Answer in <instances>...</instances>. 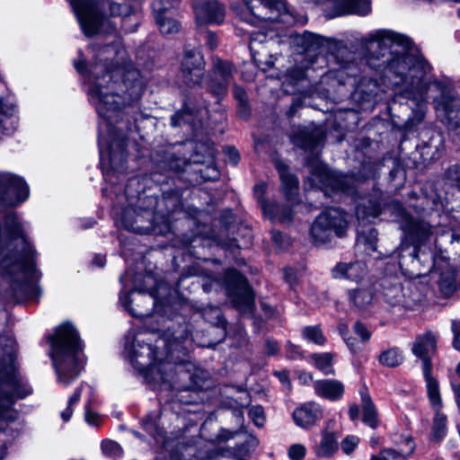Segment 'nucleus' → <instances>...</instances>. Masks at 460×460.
<instances>
[{
    "label": "nucleus",
    "mask_w": 460,
    "mask_h": 460,
    "mask_svg": "<svg viewBox=\"0 0 460 460\" xmlns=\"http://www.w3.org/2000/svg\"><path fill=\"white\" fill-rule=\"evenodd\" d=\"M190 334L192 332L188 323L180 324L173 331L168 328L164 335L157 339V342L166 350V358H172V352L181 349V344L186 341Z\"/></svg>",
    "instance_id": "nucleus-21"
},
{
    "label": "nucleus",
    "mask_w": 460,
    "mask_h": 460,
    "mask_svg": "<svg viewBox=\"0 0 460 460\" xmlns=\"http://www.w3.org/2000/svg\"><path fill=\"white\" fill-rule=\"evenodd\" d=\"M377 241L378 233L373 227L358 233V242L362 243L371 252H377Z\"/></svg>",
    "instance_id": "nucleus-44"
},
{
    "label": "nucleus",
    "mask_w": 460,
    "mask_h": 460,
    "mask_svg": "<svg viewBox=\"0 0 460 460\" xmlns=\"http://www.w3.org/2000/svg\"><path fill=\"white\" fill-rule=\"evenodd\" d=\"M139 204L136 208H126L121 215V224L127 230L139 234H149L150 232L165 233L169 230V220L162 217V225L157 222L158 216L153 211L156 204L155 198L144 197L138 199Z\"/></svg>",
    "instance_id": "nucleus-9"
},
{
    "label": "nucleus",
    "mask_w": 460,
    "mask_h": 460,
    "mask_svg": "<svg viewBox=\"0 0 460 460\" xmlns=\"http://www.w3.org/2000/svg\"><path fill=\"white\" fill-rule=\"evenodd\" d=\"M314 388L316 394L332 401L340 399L344 392L343 385L334 379L315 381L314 383Z\"/></svg>",
    "instance_id": "nucleus-29"
},
{
    "label": "nucleus",
    "mask_w": 460,
    "mask_h": 460,
    "mask_svg": "<svg viewBox=\"0 0 460 460\" xmlns=\"http://www.w3.org/2000/svg\"><path fill=\"white\" fill-rule=\"evenodd\" d=\"M335 16L346 14L366 15L370 11V0H332Z\"/></svg>",
    "instance_id": "nucleus-28"
},
{
    "label": "nucleus",
    "mask_w": 460,
    "mask_h": 460,
    "mask_svg": "<svg viewBox=\"0 0 460 460\" xmlns=\"http://www.w3.org/2000/svg\"><path fill=\"white\" fill-rule=\"evenodd\" d=\"M263 213L270 219L288 224L293 219V212L289 207L280 206L276 202L262 203Z\"/></svg>",
    "instance_id": "nucleus-33"
},
{
    "label": "nucleus",
    "mask_w": 460,
    "mask_h": 460,
    "mask_svg": "<svg viewBox=\"0 0 460 460\" xmlns=\"http://www.w3.org/2000/svg\"><path fill=\"white\" fill-rule=\"evenodd\" d=\"M180 0H155L152 4L156 24L164 34H172L179 31L180 24L177 21L168 16L171 9L175 8Z\"/></svg>",
    "instance_id": "nucleus-19"
},
{
    "label": "nucleus",
    "mask_w": 460,
    "mask_h": 460,
    "mask_svg": "<svg viewBox=\"0 0 460 460\" xmlns=\"http://www.w3.org/2000/svg\"><path fill=\"white\" fill-rule=\"evenodd\" d=\"M142 426L145 430L154 438H156V436H164V430L156 425L155 420L150 415L146 416V418L142 420Z\"/></svg>",
    "instance_id": "nucleus-52"
},
{
    "label": "nucleus",
    "mask_w": 460,
    "mask_h": 460,
    "mask_svg": "<svg viewBox=\"0 0 460 460\" xmlns=\"http://www.w3.org/2000/svg\"><path fill=\"white\" fill-rule=\"evenodd\" d=\"M234 67L233 64L226 60L215 58L213 60V68L211 75L207 82V88L215 97L224 98L228 86L233 79Z\"/></svg>",
    "instance_id": "nucleus-16"
},
{
    "label": "nucleus",
    "mask_w": 460,
    "mask_h": 460,
    "mask_svg": "<svg viewBox=\"0 0 460 460\" xmlns=\"http://www.w3.org/2000/svg\"><path fill=\"white\" fill-rule=\"evenodd\" d=\"M181 67H184L185 70L190 67L204 70L205 61L201 52L197 49H185Z\"/></svg>",
    "instance_id": "nucleus-39"
},
{
    "label": "nucleus",
    "mask_w": 460,
    "mask_h": 460,
    "mask_svg": "<svg viewBox=\"0 0 460 460\" xmlns=\"http://www.w3.org/2000/svg\"><path fill=\"white\" fill-rule=\"evenodd\" d=\"M361 405L363 411L362 420L372 429L378 426L377 411L367 394H361Z\"/></svg>",
    "instance_id": "nucleus-37"
},
{
    "label": "nucleus",
    "mask_w": 460,
    "mask_h": 460,
    "mask_svg": "<svg viewBox=\"0 0 460 460\" xmlns=\"http://www.w3.org/2000/svg\"><path fill=\"white\" fill-rule=\"evenodd\" d=\"M400 227L411 243L403 241L398 247V263L402 270L411 278L420 277L425 274L421 270L420 246L432 237L433 227L429 222L413 218L403 210Z\"/></svg>",
    "instance_id": "nucleus-6"
},
{
    "label": "nucleus",
    "mask_w": 460,
    "mask_h": 460,
    "mask_svg": "<svg viewBox=\"0 0 460 460\" xmlns=\"http://www.w3.org/2000/svg\"><path fill=\"white\" fill-rule=\"evenodd\" d=\"M197 21L200 23L219 24L225 18V7L217 0L195 4Z\"/></svg>",
    "instance_id": "nucleus-22"
},
{
    "label": "nucleus",
    "mask_w": 460,
    "mask_h": 460,
    "mask_svg": "<svg viewBox=\"0 0 460 460\" xmlns=\"http://www.w3.org/2000/svg\"><path fill=\"white\" fill-rule=\"evenodd\" d=\"M436 349L437 337L432 332L428 331L415 338L411 351L421 359L422 370L432 369L431 358L436 353Z\"/></svg>",
    "instance_id": "nucleus-20"
},
{
    "label": "nucleus",
    "mask_w": 460,
    "mask_h": 460,
    "mask_svg": "<svg viewBox=\"0 0 460 460\" xmlns=\"http://www.w3.org/2000/svg\"><path fill=\"white\" fill-rule=\"evenodd\" d=\"M322 418V410L314 402L305 403L296 408L293 412V419L296 424L305 429L314 425Z\"/></svg>",
    "instance_id": "nucleus-27"
},
{
    "label": "nucleus",
    "mask_w": 460,
    "mask_h": 460,
    "mask_svg": "<svg viewBox=\"0 0 460 460\" xmlns=\"http://www.w3.org/2000/svg\"><path fill=\"white\" fill-rule=\"evenodd\" d=\"M348 215L339 208H328L314 219L311 236L315 244L330 243L333 236L343 237L348 230Z\"/></svg>",
    "instance_id": "nucleus-10"
},
{
    "label": "nucleus",
    "mask_w": 460,
    "mask_h": 460,
    "mask_svg": "<svg viewBox=\"0 0 460 460\" xmlns=\"http://www.w3.org/2000/svg\"><path fill=\"white\" fill-rule=\"evenodd\" d=\"M203 71L204 70H199L193 67H190L189 69L185 70L184 67H181V76L183 83L186 85L191 87L199 84L203 75Z\"/></svg>",
    "instance_id": "nucleus-46"
},
{
    "label": "nucleus",
    "mask_w": 460,
    "mask_h": 460,
    "mask_svg": "<svg viewBox=\"0 0 460 460\" xmlns=\"http://www.w3.org/2000/svg\"><path fill=\"white\" fill-rule=\"evenodd\" d=\"M15 106L0 101V132L12 135L15 129L14 119Z\"/></svg>",
    "instance_id": "nucleus-34"
},
{
    "label": "nucleus",
    "mask_w": 460,
    "mask_h": 460,
    "mask_svg": "<svg viewBox=\"0 0 460 460\" xmlns=\"http://www.w3.org/2000/svg\"><path fill=\"white\" fill-rule=\"evenodd\" d=\"M102 450L103 454L111 457L120 456L122 453L121 447L113 440H103L102 442Z\"/></svg>",
    "instance_id": "nucleus-50"
},
{
    "label": "nucleus",
    "mask_w": 460,
    "mask_h": 460,
    "mask_svg": "<svg viewBox=\"0 0 460 460\" xmlns=\"http://www.w3.org/2000/svg\"><path fill=\"white\" fill-rule=\"evenodd\" d=\"M367 273L366 265L360 261L338 263L333 270L334 277H342L352 281H359Z\"/></svg>",
    "instance_id": "nucleus-30"
},
{
    "label": "nucleus",
    "mask_w": 460,
    "mask_h": 460,
    "mask_svg": "<svg viewBox=\"0 0 460 460\" xmlns=\"http://www.w3.org/2000/svg\"><path fill=\"white\" fill-rule=\"evenodd\" d=\"M409 448L403 452H397L394 449H384L378 456H373L371 460H407L406 456L411 455L415 448V445L411 438H406Z\"/></svg>",
    "instance_id": "nucleus-40"
},
{
    "label": "nucleus",
    "mask_w": 460,
    "mask_h": 460,
    "mask_svg": "<svg viewBox=\"0 0 460 460\" xmlns=\"http://www.w3.org/2000/svg\"><path fill=\"white\" fill-rule=\"evenodd\" d=\"M125 308L135 317H144L149 314L148 309L144 310L142 305H154L155 299L151 294H146L143 291L135 289L128 293L125 298L120 297Z\"/></svg>",
    "instance_id": "nucleus-23"
},
{
    "label": "nucleus",
    "mask_w": 460,
    "mask_h": 460,
    "mask_svg": "<svg viewBox=\"0 0 460 460\" xmlns=\"http://www.w3.org/2000/svg\"><path fill=\"white\" fill-rule=\"evenodd\" d=\"M354 332L360 338L361 343L367 342L371 336L367 328L360 322H356L353 326Z\"/></svg>",
    "instance_id": "nucleus-53"
},
{
    "label": "nucleus",
    "mask_w": 460,
    "mask_h": 460,
    "mask_svg": "<svg viewBox=\"0 0 460 460\" xmlns=\"http://www.w3.org/2000/svg\"><path fill=\"white\" fill-rule=\"evenodd\" d=\"M382 211L380 193H374L362 199L356 206V217L359 222H372Z\"/></svg>",
    "instance_id": "nucleus-25"
},
{
    "label": "nucleus",
    "mask_w": 460,
    "mask_h": 460,
    "mask_svg": "<svg viewBox=\"0 0 460 460\" xmlns=\"http://www.w3.org/2000/svg\"><path fill=\"white\" fill-rule=\"evenodd\" d=\"M358 438L348 436L341 442V448L346 454L351 453L358 444Z\"/></svg>",
    "instance_id": "nucleus-55"
},
{
    "label": "nucleus",
    "mask_w": 460,
    "mask_h": 460,
    "mask_svg": "<svg viewBox=\"0 0 460 460\" xmlns=\"http://www.w3.org/2000/svg\"><path fill=\"white\" fill-rule=\"evenodd\" d=\"M402 353L398 349H387L379 356L380 363L389 367H395L399 366L402 364Z\"/></svg>",
    "instance_id": "nucleus-43"
},
{
    "label": "nucleus",
    "mask_w": 460,
    "mask_h": 460,
    "mask_svg": "<svg viewBox=\"0 0 460 460\" xmlns=\"http://www.w3.org/2000/svg\"><path fill=\"white\" fill-rule=\"evenodd\" d=\"M328 40L319 35L312 32H305L300 38V44L304 48L305 52L307 56H313L310 59V67L314 68V65L317 62L325 64V58L320 54L327 45Z\"/></svg>",
    "instance_id": "nucleus-24"
},
{
    "label": "nucleus",
    "mask_w": 460,
    "mask_h": 460,
    "mask_svg": "<svg viewBox=\"0 0 460 460\" xmlns=\"http://www.w3.org/2000/svg\"><path fill=\"white\" fill-rule=\"evenodd\" d=\"M323 140V135L318 129L300 128L293 137L296 146L304 150L314 149Z\"/></svg>",
    "instance_id": "nucleus-31"
},
{
    "label": "nucleus",
    "mask_w": 460,
    "mask_h": 460,
    "mask_svg": "<svg viewBox=\"0 0 460 460\" xmlns=\"http://www.w3.org/2000/svg\"><path fill=\"white\" fill-rule=\"evenodd\" d=\"M367 63L374 69L383 68L385 76L394 90L409 100L417 102L418 109L405 122L411 129L425 117L428 91L432 84L431 66L425 58L411 47V40L390 30H377L364 40Z\"/></svg>",
    "instance_id": "nucleus-2"
},
{
    "label": "nucleus",
    "mask_w": 460,
    "mask_h": 460,
    "mask_svg": "<svg viewBox=\"0 0 460 460\" xmlns=\"http://www.w3.org/2000/svg\"><path fill=\"white\" fill-rule=\"evenodd\" d=\"M302 335L308 341L314 342L319 346L323 345L326 341V338L324 337L321 328L317 325L305 327L302 330Z\"/></svg>",
    "instance_id": "nucleus-45"
},
{
    "label": "nucleus",
    "mask_w": 460,
    "mask_h": 460,
    "mask_svg": "<svg viewBox=\"0 0 460 460\" xmlns=\"http://www.w3.org/2000/svg\"><path fill=\"white\" fill-rule=\"evenodd\" d=\"M116 45H108L100 52L99 61L87 71L90 101L102 120L99 122V147L102 164L107 155L109 168L103 167L105 177L127 171L126 131L128 120L123 122V109L137 101L144 83L137 69L122 71L109 60L108 55L118 54ZM104 166V164H102Z\"/></svg>",
    "instance_id": "nucleus-1"
},
{
    "label": "nucleus",
    "mask_w": 460,
    "mask_h": 460,
    "mask_svg": "<svg viewBox=\"0 0 460 460\" xmlns=\"http://www.w3.org/2000/svg\"><path fill=\"white\" fill-rule=\"evenodd\" d=\"M208 121V105L204 102L201 104H196L189 99L184 102L182 111H177L171 117V125L172 127L181 126L182 123L193 124L195 127H204Z\"/></svg>",
    "instance_id": "nucleus-17"
},
{
    "label": "nucleus",
    "mask_w": 460,
    "mask_h": 460,
    "mask_svg": "<svg viewBox=\"0 0 460 460\" xmlns=\"http://www.w3.org/2000/svg\"><path fill=\"white\" fill-rule=\"evenodd\" d=\"M28 197L29 187L22 178L10 172H0V223L4 222L6 213L16 215L13 211H6L7 208L25 201Z\"/></svg>",
    "instance_id": "nucleus-11"
},
{
    "label": "nucleus",
    "mask_w": 460,
    "mask_h": 460,
    "mask_svg": "<svg viewBox=\"0 0 460 460\" xmlns=\"http://www.w3.org/2000/svg\"><path fill=\"white\" fill-rule=\"evenodd\" d=\"M109 0H70L82 30L87 36L102 32L103 7Z\"/></svg>",
    "instance_id": "nucleus-12"
},
{
    "label": "nucleus",
    "mask_w": 460,
    "mask_h": 460,
    "mask_svg": "<svg viewBox=\"0 0 460 460\" xmlns=\"http://www.w3.org/2000/svg\"><path fill=\"white\" fill-rule=\"evenodd\" d=\"M312 176L314 181L335 191H352L358 182L353 175L332 172L322 164L312 166Z\"/></svg>",
    "instance_id": "nucleus-15"
},
{
    "label": "nucleus",
    "mask_w": 460,
    "mask_h": 460,
    "mask_svg": "<svg viewBox=\"0 0 460 460\" xmlns=\"http://www.w3.org/2000/svg\"><path fill=\"white\" fill-rule=\"evenodd\" d=\"M452 331L454 332L453 346L456 349L460 350V322L453 321Z\"/></svg>",
    "instance_id": "nucleus-58"
},
{
    "label": "nucleus",
    "mask_w": 460,
    "mask_h": 460,
    "mask_svg": "<svg viewBox=\"0 0 460 460\" xmlns=\"http://www.w3.org/2000/svg\"><path fill=\"white\" fill-rule=\"evenodd\" d=\"M265 191H266V185L264 183H260V184L255 185L254 195H255L256 199H258V201L260 202L261 208H262V203H268L263 198Z\"/></svg>",
    "instance_id": "nucleus-60"
},
{
    "label": "nucleus",
    "mask_w": 460,
    "mask_h": 460,
    "mask_svg": "<svg viewBox=\"0 0 460 460\" xmlns=\"http://www.w3.org/2000/svg\"><path fill=\"white\" fill-rule=\"evenodd\" d=\"M250 13L262 21L279 22L286 11L283 2L279 0H243Z\"/></svg>",
    "instance_id": "nucleus-18"
},
{
    "label": "nucleus",
    "mask_w": 460,
    "mask_h": 460,
    "mask_svg": "<svg viewBox=\"0 0 460 460\" xmlns=\"http://www.w3.org/2000/svg\"><path fill=\"white\" fill-rule=\"evenodd\" d=\"M344 341L352 352H358L362 349L363 343H361V341H358L354 338L346 337L344 338Z\"/></svg>",
    "instance_id": "nucleus-59"
},
{
    "label": "nucleus",
    "mask_w": 460,
    "mask_h": 460,
    "mask_svg": "<svg viewBox=\"0 0 460 460\" xmlns=\"http://www.w3.org/2000/svg\"><path fill=\"white\" fill-rule=\"evenodd\" d=\"M446 183L460 190V164L451 165L444 173Z\"/></svg>",
    "instance_id": "nucleus-48"
},
{
    "label": "nucleus",
    "mask_w": 460,
    "mask_h": 460,
    "mask_svg": "<svg viewBox=\"0 0 460 460\" xmlns=\"http://www.w3.org/2000/svg\"><path fill=\"white\" fill-rule=\"evenodd\" d=\"M37 279L34 252L22 224L6 213L0 223V297L12 302L28 296Z\"/></svg>",
    "instance_id": "nucleus-3"
},
{
    "label": "nucleus",
    "mask_w": 460,
    "mask_h": 460,
    "mask_svg": "<svg viewBox=\"0 0 460 460\" xmlns=\"http://www.w3.org/2000/svg\"><path fill=\"white\" fill-rule=\"evenodd\" d=\"M383 296L385 302L393 306L401 305L407 310L413 309L419 300L407 294L401 284H394L384 288Z\"/></svg>",
    "instance_id": "nucleus-26"
},
{
    "label": "nucleus",
    "mask_w": 460,
    "mask_h": 460,
    "mask_svg": "<svg viewBox=\"0 0 460 460\" xmlns=\"http://www.w3.org/2000/svg\"><path fill=\"white\" fill-rule=\"evenodd\" d=\"M432 369H424L423 375L426 381L427 392L429 402L434 410L442 408V400L440 396L438 381L431 375Z\"/></svg>",
    "instance_id": "nucleus-35"
},
{
    "label": "nucleus",
    "mask_w": 460,
    "mask_h": 460,
    "mask_svg": "<svg viewBox=\"0 0 460 460\" xmlns=\"http://www.w3.org/2000/svg\"><path fill=\"white\" fill-rule=\"evenodd\" d=\"M434 103L441 121L460 136V98L452 90H444Z\"/></svg>",
    "instance_id": "nucleus-14"
},
{
    "label": "nucleus",
    "mask_w": 460,
    "mask_h": 460,
    "mask_svg": "<svg viewBox=\"0 0 460 460\" xmlns=\"http://www.w3.org/2000/svg\"><path fill=\"white\" fill-rule=\"evenodd\" d=\"M224 152H225V155H226L228 162L233 164L234 165L237 164V163L240 160V155H239L238 150L235 147L226 146L224 149Z\"/></svg>",
    "instance_id": "nucleus-56"
},
{
    "label": "nucleus",
    "mask_w": 460,
    "mask_h": 460,
    "mask_svg": "<svg viewBox=\"0 0 460 460\" xmlns=\"http://www.w3.org/2000/svg\"><path fill=\"white\" fill-rule=\"evenodd\" d=\"M0 379L4 385L1 393L6 405L26 397L31 392L15 368L13 341L5 336H0Z\"/></svg>",
    "instance_id": "nucleus-8"
},
{
    "label": "nucleus",
    "mask_w": 460,
    "mask_h": 460,
    "mask_svg": "<svg viewBox=\"0 0 460 460\" xmlns=\"http://www.w3.org/2000/svg\"><path fill=\"white\" fill-rule=\"evenodd\" d=\"M237 111H238L239 116L242 119H248L250 116V112H251V109H250L248 101L243 102H238Z\"/></svg>",
    "instance_id": "nucleus-62"
},
{
    "label": "nucleus",
    "mask_w": 460,
    "mask_h": 460,
    "mask_svg": "<svg viewBox=\"0 0 460 460\" xmlns=\"http://www.w3.org/2000/svg\"><path fill=\"white\" fill-rule=\"evenodd\" d=\"M228 291L234 305L241 311H252L254 306V295L246 278L236 270L226 272Z\"/></svg>",
    "instance_id": "nucleus-13"
},
{
    "label": "nucleus",
    "mask_w": 460,
    "mask_h": 460,
    "mask_svg": "<svg viewBox=\"0 0 460 460\" xmlns=\"http://www.w3.org/2000/svg\"><path fill=\"white\" fill-rule=\"evenodd\" d=\"M198 460H220V449L208 451L204 456Z\"/></svg>",
    "instance_id": "nucleus-64"
},
{
    "label": "nucleus",
    "mask_w": 460,
    "mask_h": 460,
    "mask_svg": "<svg viewBox=\"0 0 460 460\" xmlns=\"http://www.w3.org/2000/svg\"><path fill=\"white\" fill-rule=\"evenodd\" d=\"M436 414L433 420L432 438L440 441L447 431V417L440 412V410H435Z\"/></svg>",
    "instance_id": "nucleus-42"
},
{
    "label": "nucleus",
    "mask_w": 460,
    "mask_h": 460,
    "mask_svg": "<svg viewBox=\"0 0 460 460\" xmlns=\"http://www.w3.org/2000/svg\"><path fill=\"white\" fill-rule=\"evenodd\" d=\"M199 371L190 364H175L172 373L166 375L167 381L158 383L162 391L172 393L171 402L182 404L196 403L198 392L203 387L204 380Z\"/></svg>",
    "instance_id": "nucleus-7"
},
{
    "label": "nucleus",
    "mask_w": 460,
    "mask_h": 460,
    "mask_svg": "<svg viewBox=\"0 0 460 460\" xmlns=\"http://www.w3.org/2000/svg\"><path fill=\"white\" fill-rule=\"evenodd\" d=\"M266 354L268 356L276 355L279 352V344L276 341L268 339L265 342Z\"/></svg>",
    "instance_id": "nucleus-61"
},
{
    "label": "nucleus",
    "mask_w": 460,
    "mask_h": 460,
    "mask_svg": "<svg viewBox=\"0 0 460 460\" xmlns=\"http://www.w3.org/2000/svg\"><path fill=\"white\" fill-rule=\"evenodd\" d=\"M249 418L257 427H262L265 423L264 410L260 405H255L250 408L248 412Z\"/></svg>",
    "instance_id": "nucleus-51"
},
{
    "label": "nucleus",
    "mask_w": 460,
    "mask_h": 460,
    "mask_svg": "<svg viewBox=\"0 0 460 460\" xmlns=\"http://www.w3.org/2000/svg\"><path fill=\"white\" fill-rule=\"evenodd\" d=\"M338 449V443L335 435L332 432L323 431V438L314 447L317 456L323 458L331 457Z\"/></svg>",
    "instance_id": "nucleus-36"
},
{
    "label": "nucleus",
    "mask_w": 460,
    "mask_h": 460,
    "mask_svg": "<svg viewBox=\"0 0 460 460\" xmlns=\"http://www.w3.org/2000/svg\"><path fill=\"white\" fill-rule=\"evenodd\" d=\"M152 333L146 331H140L132 336V342L128 347V341L131 332L127 336L126 348L128 349L129 358L133 367L144 374L149 383L157 385L167 381L166 375L172 373L175 364L171 361H164L163 358L165 356V351L160 350L163 347L161 343L155 340V344H152L150 337Z\"/></svg>",
    "instance_id": "nucleus-4"
},
{
    "label": "nucleus",
    "mask_w": 460,
    "mask_h": 460,
    "mask_svg": "<svg viewBox=\"0 0 460 460\" xmlns=\"http://www.w3.org/2000/svg\"><path fill=\"white\" fill-rule=\"evenodd\" d=\"M233 92H234V96L238 102H243L248 101L246 92L244 91L243 88H242L238 85H234Z\"/></svg>",
    "instance_id": "nucleus-63"
},
{
    "label": "nucleus",
    "mask_w": 460,
    "mask_h": 460,
    "mask_svg": "<svg viewBox=\"0 0 460 460\" xmlns=\"http://www.w3.org/2000/svg\"><path fill=\"white\" fill-rule=\"evenodd\" d=\"M316 368L325 375L334 374L332 367L333 354L330 352L314 353L311 356Z\"/></svg>",
    "instance_id": "nucleus-41"
},
{
    "label": "nucleus",
    "mask_w": 460,
    "mask_h": 460,
    "mask_svg": "<svg viewBox=\"0 0 460 460\" xmlns=\"http://www.w3.org/2000/svg\"><path fill=\"white\" fill-rule=\"evenodd\" d=\"M305 455V447L301 444L292 445L288 449V456L293 460H301Z\"/></svg>",
    "instance_id": "nucleus-54"
},
{
    "label": "nucleus",
    "mask_w": 460,
    "mask_h": 460,
    "mask_svg": "<svg viewBox=\"0 0 460 460\" xmlns=\"http://www.w3.org/2000/svg\"><path fill=\"white\" fill-rule=\"evenodd\" d=\"M284 279L285 281L293 288L297 282V273L296 270L291 268L284 269Z\"/></svg>",
    "instance_id": "nucleus-57"
},
{
    "label": "nucleus",
    "mask_w": 460,
    "mask_h": 460,
    "mask_svg": "<svg viewBox=\"0 0 460 460\" xmlns=\"http://www.w3.org/2000/svg\"><path fill=\"white\" fill-rule=\"evenodd\" d=\"M351 306L357 311H363L372 305L375 296L371 288H358L348 291Z\"/></svg>",
    "instance_id": "nucleus-32"
},
{
    "label": "nucleus",
    "mask_w": 460,
    "mask_h": 460,
    "mask_svg": "<svg viewBox=\"0 0 460 460\" xmlns=\"http://www.w3.org/2000/svg\"><path fill=\"white\" fill-rule=\"evenodd\" d=\"M50 356L58 380L68 385L75 379L83 369V362L77 358L82 350V343L75 328L69 323L59 325L49 338Z\"/></svg>",
    "instance_id": "nucleus-5"
},
{
    "label": "nucleus",
    "mask_w": 460,
    "mask_h": 460,
    "mask_svg": "<svg viewBox=\"0 0 460 460\" xmlns=\"http://www.w3.org/2000/svg\"><path fill=\"white\" fill-rule=\"evenodd\" d=\"M84 385L82 384L74 393V394L68 400V405L66 410L61 412V417L64 421H68L72 416L73 410L72 407L78 402L81 396V390L83 389Z\"/></svg>",
    "instance_id": "nucleus-49"
},
{
    "label": "nucleus",
    "mask_w": 460,
    "mask_h": 460,
    "mask_svg": "<svg viewBox=\"0 0 460 460\" xmlns=\"http://www.w3.org/2000/svg\"><path fill=\"white\" fill-rule=\"evenodd\" d=\"M279 177L282 183V190L288 199H293L298 190V181L291 173H289L284 167H279Z\"/></svg>",
    "instance_id": "nucleus-38"
},
{
    "label": "nucleus",
    "mask_w": 460,
    "mask_h": 460,
    "mask_svg": "<svg viewBox=\"0 0 460 460\" xmlns=\"http://www.w3.org/2000/svg\"><path fill=\"white\" fill-rule=\"evenodd\" d=\"M209 314L215 315L216 319L217 320L216 325H213L209 329V332H218L220 334V339L218 341H221L222 340L225 339L226 336V323L222 320L221 314L217 308H210L205 310L203 313V316L207 318V315Z\"/></svg>",
    "instance_id": "nucleus-47"
}]
</instances>
